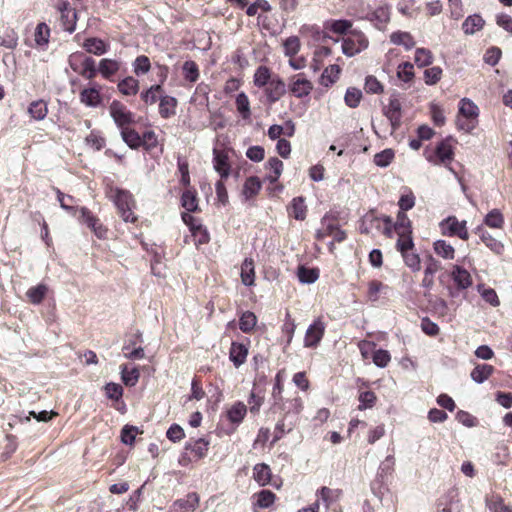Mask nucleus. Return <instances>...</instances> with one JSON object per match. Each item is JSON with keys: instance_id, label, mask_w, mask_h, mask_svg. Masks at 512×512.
<instances>
[{"instance_id": "21", "label": "nucleus", "mask_w": 512, "mask_h": 512, "mask_svg": "<svg viewBox=\"0 0 512 512\" xmlns=\"http://www.w3.org/2000/svg\"><path fill=\"white\" fill-rule=\"evenodd\" d=\"M199 506V495L196 492L188 493L185 498L173 502L170 512H194Z\"/></svg>"}, {"instance_id": "10", "label": "nucleus", "mask_w": 512, "mask_h": 512, "mask_svg": "<svg viewBox=\"0 0 512 512\" xmlns=\"http://www.w3.org/2000/svg\"><path fill=\"white\" fill-rule=\"evenodd\" d=\"M71 68L82 77L92 80L96 77L98 69L92 57L74 54L70 57Z\"/></svg>"}, {"instance_id": "46", "label": "nucleus", "mask_w": 512, "mask_h": 512, "mask_svg": "<svg viewBox=\"0 0 512 512\" xmlns=\"http://www.w3.org/2000/svg\"><path fill=\"white\" fill-rule=\"evenodd\" d=\"M390 42L395 45H401L406 50L412 49L416 42L414 37L409 32L396 31L390 35Z\"/></svg>"}, {"instance_id": "13", "label": "nucleus", "mask_w": 512, "mask_h": 512, "mask_svg": "<svg viewBox=\"0 0 512 512\" xmlns=\"http://www.w3.org/2000/svg\"><path fill=\"white\" fill-rule=\"evenodd\" d=\"M109 113L119 129L135 123L134 114L119 100H113L109 106Z\"/></svg>"}, {"instance_id": "29", "label": "nucleus", "mask_w": 512, "mask_h": 512, "mask_svg": "<svg viewBox=\"0 0 512 512\" xmlns=\"http://www.w3.org/2000/svg\"><path fill=\"white\" fill-rule=\"evenodd\" d=\"M164 93L165 90L162 85L153 84L140 92V99L147 106L154 105L160 101Z\"/></svg>"}, {"instance_id": "44", "label": "nucleus", "mask_w": 512, "mask_h": 512, "mask_svg": "<svg viewBox=\"0 0 512 512\" xmlns=\"http://www.w3.org/2000/svg\"><path fill=\"white\" fill-rule=\"evenodd\" d=\"M484 24L485 21L479 14L470 15L462 23V30L466 35H472L481 30Z\"/></svg>"}, {"instance_id": "24", "label": "nucleus", "mask_w": 512, "mask_h": 512, "mask_svg": "<svg viewBox=\"0 0 512 512\" xmlns=\"http://www.w3.org/2000/svg\"><path fill=\"white\" fill-rule=\"evenodd\" d=\"M451 278L459 290H465L473 284L471 274L459 265L452 267Z\"/></svg>"}, {"instance_id": "6", "label": "nucleus", "mask_w": 512, "mask_h": 512, "mask_svg": "<svg viewBox=\"0 0 512 512\" xmlns=\"http://www.w3.org/2000/svg\"><path fill=\"white\" fill-rule=\"evenodd\" d=\"M77 219L81 224L86 225L98 239H107L108 228L101 222V220L92 213L87 207H80Z\"/></svg>"}, {"instance_id": "39", "label": "nucleus", "mask_w": 512, "mask_h": 512, "mask_svg": "<svg viewBox=\"0 0 512 512\" xmlns=\"http://www.w3.org/2000/svg\"><path fill=\"white\" fill-rule=\"evenodd\" d=\"M253 478L260 486H266L272 478V471L268 464L258 463L253 468Z\"/></svg>"}, {"instance_id": "32", "label": "nucleus", "mask_w": 512, "mask_h": 512, "mask_svg": "<svg viewBox=\"0 0 512 512\" xmlns=\"http://www.w3.org/2000/svg\"><path fill=\"white\" fill-rule=\"evenodd\" d=\"M120 65L115 59L103 58L99 62L98 72L104 79L113 81V76L119 71Z\"/></svg>"}, {"instance_id": "48", "label": "nucleus", "mask_w": 512, "mask_h": 512, "mask_svg": "<svg viewBox=\"0 0 512 512\" xmlns=\"http://www.w3.org/2000/svg\"><path fill=\"white\" fill-rule=\"evenodd\" d=\"M396 233L398 235L396 249L398 252H400V254H404L405 251L415 250V244L412 237L413 231H403Z\"/></svg>"}, {"instance_id": "35", "label": "nucleus", "mask_w": 512, "mask_h": 512, "mask_svg": "<svg viewBox=\"0 0 512 512\" xmlns=\"http://www.w3.org/2000/svg\"><path fill=\"white\" fill-rule=\"evenodd\" d=\"M50 34V27L45 22L38 23L34 31L35 45L45 50L49 43Z\"/></svg>"}, {"instance_id": "37", "label": "nucleus", "mask_w": 512, "mask_h": 512, "mask_svg": "<svg viewBox=\"0 0 512 512\" xmlns=\"http://www.w3.org/2000/svg\"><path fill=\"white\" fill-rule=\"evenodd\" d=\"M139 88V80L133 76L125 77L117 84L118 91L124 96H135Z\"/></svg>"}, {"instance_id": "36", "label": "nucleus", "mask_w": 512, "mask_h": 512, "mask_svg": "<svg viewBox=\"0 0 512 512\" xmlns=\"http://www.w3.org/2000/svg\"><path fill=\"white\" fill-rule=\"evenodd\" d=\"M272 70L265 65H260L253 75V83L258 88H265L274 78Z\"/></svg>"}, {"instance_id": "58", "label": "nucleus", "mask_w": 512, "mask_h": 512, "mask_svg": "<svg viewBox=\"0 0 512 512\" xmlns=\"http://www.w3.org/2000/svg\"><path fill=\"white\" fill-rule=\"evenodd\" d=\"M434 56L427 48H417L414 55V62L419 67H428L433 63Z\"/></svg>"}, {"instance_id": "30", "label": "nucleus", "mask_w": 512, "mask_h": 512, "mask_svg": "<svg viewBox=\"0 0 512 512\" xmlns=\"http://www.w3.org/2000/svg\"><path fill=\"white\" fill-rule=\"evenodd\" d=\"M476 234L479 235L481 241L495 254L501 255L504 252V245L501 241L494 238L488 231L481 227H477Z\"/></svg>"}, {"instance_id": "64", "label": "nucleus", "mask_w": 512, "mask_h": 512, "mask_svg": "<svg viewBox=\"0 0 512 512\" xmlns=\"http://www.w3.org/2000/svg\"><path fill=\"white\" fill-rule=\"evenodd\" d=\"M487 506L491 512H512V507L506 505L499 495H493L487 499Z\"/></svg>"}, {"instance_id": "38", "label": "nucleus", "mask_w": 512, "mask_h": 512, "mask_svg": "<svg viewBox=\"0 0 512 512\" xmlns=\"http://www.w3.org/2000/svg\"><path fill=\"white\" fill-rule=\"evenodd\" d=\"M86 52L97 56L103 55L108 51L109 45L100 38H87L83 43Z\"/></svg>"}, {"instance_id": "25", "label": "nucleus", "mask_w": 512, "mask_h": 512, "mask_svg": "<svg viewBox=\"0 0 512 512\" xmlns=\"http://www.w3.org/2000/svg\"><path fill=\"white\" fill-rule=\"evenodd\" d=\"M181 206L186 210L187 213H195L200 211L199 199L197 191L193 187L185 188L181 195Z\"/></svg>"}, {"instance_id": "3", "label": "nucleus", "mask_w": 512, "mask_h": 512, "mask_svg": "<svg viewBox=\"0 0 512 512\" xmlns=\"http://www.w3.org/2000/svg\"><path fill=\"white\" fill-rule=\"evenodd\" d=\"M225 140L226 138L221 140V137L218 136L213 147V166L222 179H227L230 175L231 164L229 154L233 152V149L229 147Z\"/></svg>"}, {"instance_id": "50", "label": "nucleus", "mask_w": 512, "mask_h": 512, "mask_svg": "<svg viewBox=\"0 0 512 512\" xmlns=\"http://www.w3.org/2000/svg\"><path fill=\"white\" fill-rule=\"evenodd\" d=\"M182 74L186 81L195 83L200 77L198 64L193 60H187L183 63Z\"/></svg>"}, {"instance_id": "1", "label": "nucleus", "mask_w": 512, "mask_h": 512, "mask_svg": "<svg viewBox=\"0 0 512 512\" xmlns=\"http://www.w3.org/2000/svg\"><path fill=\"white\" fill-rule=\"evenodd\" d=\"M106 195L114 202L117 207L118 214L124 222L132 224H136L138 222V217L133 212V209L135 208V200L128 190L109 186L106 191Z\"/></svg>"}, {"instance_id": "31", "label": "nucleus", "mask_w": 512, "mask_h": 512, "mask_svg": "<svg viewBox=\"0 0 512 512\" xmlns=\"http://www.w3.org/2000/svg\"><path fill=\"white\" fill-rule=\"evenodd\" d=\"M295 425V421L289 420L281 416V418L277 421L275 425L273 439L270 445L274 446L279 440L283 438L285 434L290 433L294 429Z\"/></svg>"}, {"instance_id": "18", "label": "nucleus", "mask_w": 512, "mask_h": 512, "mask_svg": "<svg viewBox=\"0 0 512 512\" xmlns=\"http://www.w3.org/2000/svg\"><path fill=\"white\" fill-rule=\"evenodd\" d=\"M249 344V339H246V343L232 341L229 349V360L235 368H239L246 362L249 354Z\"/></svg>"}, {"instance_id": "61", "label": "nucleus", "mask_w": 512, "mask_h": 512, "mask_svg": "<svg viewBox=\"0 0 512 512\" xmlns=\"http://www.w3.org/2000/svg\"><path fill=\"white\" fill-rule=\"evenodd\" d=\"M405 265L412 271L418 272L421 269V259L418 253L414 250L405 251L401 254Z\"/></svg>"}, {"instance_id": "52", "label": "nucleus", "mask_w": 512, "mask_h": 512, "mask_svg": "<svg viewBox=\"0 0 512 512\" xmlns=\"http://www.w3.org/2000/svg\"><path fill=\"white\" fill-rule=\"evenodd\" d=\"M297 276L301 283L312 284L319 278V269L308 268L304 265H300L297 269Z\"/></svg>"}, {"instance_id": "41", "label": "nucleus", "mask_w": 512, "mask_h": 512, "mask_svg": "<svg viewBox=\"0 0 512 512\" xmlns=\"http://www.w3.org/2000/svg\"><path fill=\"white\" fill-rule=\"evenodd\" d=\"M27 112L36 121L44 120L48 114L47 102L42 99L32 101L28 106Z\"/></svg>"}, {"instance_id": "28", "label": "nucleus", "mask_w": 512, "mask_h": 512, "mask_svg": "<svg viewBox=\"0 0 512 512\" xmlns=\"http://www.w3.org/2000/svg\"><path fill=\"white\" fill-rule=\"evenodd\" d=\"M177 106L178 100L175 97L164 94L159 101V115L163 119H169L176 115Z\"/></svg>"}, {"instance_id": "4", "label": "nucleus", "mask_w": 512, "mask_h": 512, "mask_svg": "<svg viewBox=\"0 0 512 512\" xmlns=\"http://www.w3.org/2000/svg\"><path fill=\"white\" fill-rule=\"evenodd\" d=\"M479 109L477 105L468 98L459 102V113L457 116L458 129L470 133L478 124Z\"/></svg>"}, {"instance_id": "47", "label": "nucleus", "mask_w": 512, "mask_h": 512, "mask_svg": "<svg viewBox=\"0 0 512 512\" xmlns=\"http://www.w3.org/2000/svg\"><path fill=\"white\" fill-rule=\"evenodd\" d=\"M341 69L338 65H330L326 67L320 77V84L324 87L332 86L338 79Z\"/></svg>"}, {"instance_id": "51", "label": "nucleus", "mask_w": 512, "mask_h": 512, "mask_svg": "<svg viewBox=\"0 0 512 512\" xmlns=\"http://www.w3.org/2000/svg\"><path fill=\"white\" fill-rule=\"evenodd\" d=\"M494 372V367L489 364H479L471 371V378L477 383H483Z\"/></svg>"}, {"instance_id": "19", "label": "nucleus", "mask_w": 512, "mask_h": 512, "mask_svg": "<svg viewBox=\"0 0 512 512\" xmlns=\"http://www.w3.org/2000/svg\"><path fill=\"white\" fill-rule=\"evenodd\" d=\"M58 10L61 14V24L65 31L72 33L76 29L77 12L75 9L70 7V4L66 1H61L58 4Z\"/></svg>"}, {"instance_id": "43", "label": "nucleus", "mask_w": 512, "mask_h": 512, "mask_svg": "<svg viewBox=\"0 0 512 512\" xmlns=\"http://www.w3.org/2000/svg\"><path fill=\"white\" fill-rule=\"evenodd\" d=\"M262 188V182L257 176L248 177L243 185V195L247 200L256 197Z\"/></svg>"}, {"instance_id": "57", "label": "nucleus", "mask_w": 512, "mask_h": 512, "mask_svg": "<svg viewBox=\"0 0 512 512\" xmlns=\"http://www.w3.org/2000/svg\"><path fill=\"white\" fill-rule=\"evenodd\" d=\"M133 72L136 76L147 74L151 69V61L146 55H139L132 63Z\"/></svg>"}, {"instance_id": "5", "label": "nucleus", "mask_w": 512, "mask_h": 512, "mask_svg": "<svg viewBox=\"0 0 512 512\" xmlns=\"http://www.w3.org/2000/svg\"><path fill=\"white\" fill-rule=\"evenodd\" d=\"M210 441L206 438H190L184 446V453L179 459V464L187 466L190 463L198 462L207 456Z\"/></svg>"}, {"instance_id": "11", "label": "nucleus", "mask_w": 512, "mask_h": 512, "mask_svg": "<svg viewBox=\"0 0 512 512\" xmlns=\"http://www.w3.org/2000/svg\"><path fill=\"white\" fill-rule=\"evenodd\" d=\"M450 143V139H445L440 141L433 151L426 150V159L434 165L450 163L454 158V151Z\"/></svg>"}, {"instance_id": "23", "label": "nucleus", "mask_w": 512, "mask_h": 512, "mask_svg": "<svg viewBox=\"0 0 512 512\" xmlns=\"http://www.w3.org/2000/svg\"><path fill=\"white\" fill-rule=\"evenodd\" d=\"M80 102L88 107H98L102 103L101 87L97 84L84 88L79 95Z\"/></svg>"}, {"instance_id": "8", "label": "nucleus", "mask_w": 512, "mask_h": 512, "mask_svg": "<svg viewBox=\"0 0 512 512\" xmlns=\"http://www.w3.org/2000/svg\"><path fill=\"white\" fill-rule=\"evenodd\" d=\"M273 408L280 411L281 416L296 422L298 415L303 410V400L296 393L294 397L287 399L282 397L281 400L275 401Z\"/></svg>"}, {"instance_id": "33", "label": "nucleus", "mask_w": 512, "mask_h": 512, "mask_svg": "<svg viewBox=\"0 0 512 512\" xmlns=\"http://www.w3.org/2000/svg\"><path fill=\"white\" fill-rule=\"evenodd\" d=\"M324 29L337 35H347L352 28V22L346 19H330L324 22Z\"/></svg>"}, {"instance_id": "14", "label": "nucleus", "mask_w": 512, "mask_h": 512, "mask_svg": "<svg viewBox=\"0 0 512 512\" xmlns=\"http://www.w3.org/2000/svg\"><path fill=\"white\" fill-rule=\"evenodd\" d=\"M326 323L322 317L315 319L306 330L304 336V346L306 348H316L324 337Z\"/></svg>"}, {"instance_id": "62", "label": "nucleus", "mask_w": 512, "mask_h": 512, "mask_svg": "<svg viewBox=\"0 0 512 512\" xmlns=\"http://www.w3.org/2000/svg\"><path fill=\"white\" fill-rule=\"evenodd\" d=\"M236 108L237 111L241 114L243 119H249L251 116V110H250V102L248 96L241 92L236 97Z\"/></svg>"}, {"instance_id": "7", "label": "nucleus", "mask_w": 512, "mask_h": 512, "mask_svg": "<svg viewBox=\"0 0 512 512\" xmlns=\"http://www.w3.org/2000/svg\"><path fill=\"white\" fill-rule=\"evenodd\" d=\"M247 412L248 407L242 401H235L223 412V417L229 423V428L225 430L226 435H231L237 430Z\"/></svg>"}, {"instance_id": "49", "label": "nucleus", "mask_w": 512, "mask_h": 512, "mask_svg": "<svg viewBox=\"0 0 512 512\" xmlns=\"http://www.w3.org/2000/svg\"><path fill=\"white\" fill-rule=\"evenodd\" d=\"M265 167L272 172L266 176V180L271 184L277 182L283 171V162L277 157H272L267 161Z\"/></svg>"}, {"instance_id": "34", "label": "nucleus", "mask_w": 512, "mask_h": 512, "mask_svg": "<svg viewBox=\"0 0 512 512\" xmlns=\"http://www.w3.org/2000/svg\"><path fill=\"white\" fill-rule=\"evenodd\" d=\"M240 277L245 286L255 285V266L252 258H245L242 262Z\"/></svg>"}, {"instance_id": "27", "label": "nucleus", "mask_w": 512, "mask_h": 512, "mask_svg": "<svg viewBox=\"0 0 512 512\" xmlns=\"http://www.w3.org/2000/svg\"><path fill=\"white\" fill-rule=\"evenodd\" d=\"M307 206L305 199L302 196H298L292 199L287 207L288 216L299 221H304L307 217Z\"/></svg>"}, {"instance_id": "20", "label": "nucleus", "mask_w": 512, "mask_h": 512, "mask_svg": "<svg viewBox=\"0 0 512 512\" xmlns=\"http://www.w3.org/2000/svg\"><path fill=\"white\" fill-rule=\"evenodd\" d=\"M441 269V262L432 255H429L425 261L424 276L421 286L427 290H431L435 284L434 276Z\"/></svg>"}, {"instance_id": "54", "label": "nucleus", "mask_w": 512, "mask_h": 512, "mask_svg": "<svg viewBox=\"0 0 512 512\" xmlns=\"http://www.w3.org/2000/svg\"><path fill=\"white\" fill-rule=\"evenodd\" d=\"M484 223L490 228L502 229L504 227L505 219L499 209H492L484 218Z\"/></svg>"}, {"instance_id": "12", "label": "nucleus", "mask_w": 512, "mask_h": 512, "mask_svg": "<svg viewBox=\"0 0 512 512\" xmlns=\"http://www.w3.org/2000/svg\"><path fill=\"white\" fill-rule=\"evenodd\" d=\"M313 90V83L304 73L292 75L288 79L287 91L296 98L308 97Z\"/></svg>"}, {"instance_id": "26", "label": "nucleus", "mask_w": 512, "mask_h": 512, "mask_svg": "<svg viewBox=\"0 0 512 512\" xmlns=\"http://www.w3.org/2000/svg\"><path fill=\"white\" fill-rule=\"evenodd\" d=\"M342 494L343 492L341 489H332L327 486H322L316 490V497L318 498L317 500H322L326 509H330L332 504L341 498Z\"/></svg>"}, {"instance_id": "16", "label": "nucleus", "mask_w": 512, "mask_h": 512, "mask_svg": "<svg viewBox=\"0 0 512 512\" xmlns=\"http://www.w3.org/2000/svg\"><path fill=\"white\" fill-rule=\"evenodd\" d=\"M320 228L315 233V238L318 241L324 240L326 237L331 236L339 228V219L336 214L327 212L320 222Z\"/></svg>"}, {"instance_id": "53", "label": "nucleus", "mask_w": 512, "mask_h": 512, "mask_svg": "<svg viewBox=\"0 0 512 512\" xmlns=\"http://www.w3.org/2000/svg\"><path fill=\"white\" fill-rule=\"evenodd\" d=\"M57 199L60 203L61 208L67 211L72 216L76 217L79 213L80 207L74 206V197L71 195H65L59 189H56Z\"/></svg>"}, {"instance_id": "55", "label": "nucleus", "mask_w": 512, "mask_h": 512, "mask_svg": "<svg viewBox=\"0 0 512 512\" xmlns=\"http://www.w3.org/2000/svg\"><path fill=\"white\" fill-rule=\"evenodd\" d=\"M435 253L447 260H452L455 257V249L452 245L445 240H437L433 244Z\"/></svg>"}, {"instance_id": "9", "label": "nucleus", "mask_w": 512, "mask_h": 512, "mask_svg": "<svg viewBox=\"0 0 512 512\" xmlns=\"http://www.w3.org/2000/svg\"><path fill=\"white\" fill-rule=\"evenodd\" d=\"M368 39L363 32L351 30L342 41V51L346 56H354L368 47Z\"/></svg>"}, {"instance_id": "63", "label": "nucleus", "mask_w": 512, "mask_h": 512, "mask_svg": "<svg viewBox=\"0 0 512 512\" xmlns=\"http://www.w3.org/2000/svg\"><path fill=\"white\" fill-rule=\"evenodd\" d=\"M443 75V70L439 66H433L426 68L423 73L424 82L427 85H435L437 84Z\"/></svg>"}, {"instance_id": "40", "label": "nucleus", "mask_w": 512, "mask_h": 512, "mask_svg": "<svg viewBox=\"0 0 512 512\" xmlns=\"http://www.w3.org/2000/svg\"><path fill=\"white\" fill-rule=\"evenodd\" d=\"M258 319L254 312L244 311L239 316V329L245 334L254 332Z\"/></svg>"}, {"instance_id": "2", "label": "nucleus", "mask_w": 512, "mask_h": 512, "mask_svg": "<svg viewBox=\"0 0 512 512\" xmlns=\"http://www.w3.org/2000/svg\"><path fill=\"white\" fill-rule=\"evenodd\" d=\"M359 229L362 234L368 235L377 232L391 238L393 236V221L390 216H378L371 210L362 217Z\"/></svg>"}, {"instance_id": "59", "label": "nucleus", "mask_w": 512, "mask_h": 512, "mask_svg": "<svg viewBox=\"0 0 512 512\" xmlns=\"http://www.w3.org/2000/svg\"><path fill=\"white\" fill-rule=\"evenodd\" d=\"M358 400L360 402L358 409L365 410V409L372 408L375 406V404L377 402V396L371 390L363 391L362 389H360Z\"/></svg>"}, {"instance_id": "17", "label": "nucleus", "mask_w": 512, "mask_h": 512, "mask_svg": "<svg viewBox=\"0 0 512 512\" xmlns=\"http://www.w3.org/2000/svg\"><path fill=\"white\" fill-rule=\"evenodd\" d=\"M287 92L285 81L277 74L271 82L264 88L265 96L269 103L279 101Z\"/></svg>"}, {"instance_id": "60", "label": "nucleus", "mask_w": 512, "mask_h": 512, "mask_svg": "<svg viewBox=\"0 0 512 512\" xmlns=\"http://www.w3.org/2000/svg\"><path fill=\"white\" fill-rule=\"evenodd\" d=\"M18 45V34L13 28H7L2 35H0V46L7 49H15Z\"/></svg>"}, {"instance_id": "42", "label": "nucleus", "mask_w": 512, "mask_h": 512, "mask_svg": "<svg viewBox=\"0 0 512 512\" xmlns=\"http://www.w3.org/2000/svg\"><path fill=\"white\" fill-rule=\"evenodd\" d=\"M123 141L131 148L138 149L142 147L143 141L140 134L130 126L120 129Z\"/></svg>"}, {"instance_id": "56", "label": "nucleus", "mask_w": 512, "mask_h": 512, "mask_svg": "<svg viewBox=\"0 0 512 512\" xmlns=\"http://www.w3.org/2000/svg\"><path fill=\"white\" fill-rule=\"evenodd\" d=\"M140 377V372L136 367L131 369L126 364L121 365V379L126 386H135Z\"/></svg>"}, {"instance_id": "45", "label": "nucleus", "mask_w": 512, "mask_h": 512, "mask_svg": "<svg viewBox=\"0 0 512 512\" xmlns=\"http://www.w3.org/2000/svg\"><path fill=\"white\" fill-rule=\"evenodd\" d=\"M48 293V287L46 284H38L30 287L26 292V297L31 304L39 305L42 303Z\"/></svg>"}, {"instance_id": "15", "label": "nucleus", "mask_w": 512, "mask_h": 512, "mask_svg": "<svg viewBox=\"0 0 512 512\" xmlns=\"http://www.w3.org/2000/svg\"><path fill=\"white\" fill-rule=\"evenodd\" d=\"M443 235L457 236L462 240H468L469 233L466 221H459L455 216H449L440 223Z\"/></svg>"}, {"instance_id": "22", "label": "nucleus", "mask_w": 512, "mask_h": 512, "mask_svg": "<svg viewBox=\"0 0 512 512\" xmlns=\"http://www.w3.org/2000/svg\"><path fill=\"white\" fill-rule=\"evenodd\" d=\"M384 114L389 119L393 129H397L401 123V102L397 96L389 98V103L384 107Z\"/></svg>"}]
</instances>
